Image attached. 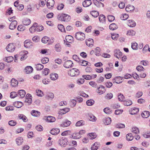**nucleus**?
I'll list each match as a JSON object with an SVG mask.
<instances>
[{
    "instance_id": "nucleus-24",
    "label": "nucleus",
    "mask_w": 150,
    "mask_h": 150,
    "mask_svg": "<svg viewBox=\"0 0 150 150\" xmlns=\"http://www.w3.org/2000/svg\"><path fill=\"white\" fill-rule=\"evenodd\" d=\"M150 112L148 111H144L141 114L142 116L144 118H147L150 115Z\"/></svg>"
},
{
    "instance_id": "nucleus-20",
    "label": "nucleus",
    "mask_w": 150,
    "mask_h": 150,
    "mask_svg": "<svg viewBox=\"0 0 150 150\" xmlns=\"http://www.w3.org/2000/svg\"><path fill=\"white\" fill-rule=\"evenodd\" d=\"M16 141L17 145L19 146L22 144L23 142V139L22 137H19L16 139Z\"/></svg>"
},
{
    "instance_id": "nucleus-39",
    "label": "nucleus",
    "mask_w": 150,
    "mask_h": 150,
    "mask_svg": "<svg viewBox=\"0 0 150 150\" xmlns=\"http://www.w3.org/2000/svg\"><path fill=\"white\" fill-rule=\"evenodd\" d=\"M78 37L81 38V37H85V34L83 33L79 32H77L75 34V38H77Z\"/></svg>"
},
{
    "instance_id": "nucleus-64",
    "label": "nucleus",
    "mask_w": 150,
    "mask_h": 150,
    "mask_svg": "<svg viewBox=\"0 0 150 150\" xmlns=\"http://www.w3.org/2000/svg\"><path fill=\"white\" fill-rule=\"evenodd\" d=\"M103 111L105 113L107 114H110L111 113V110L108 108H105L104 109Z\"/></svg>"
},
{
    "instance_id": "nucleus-21",
    "label": "nucleus",
    "mask_w": 150,
    "mask_h": 150,
    "mask_svg": "<svg viewBox=\"0 0 150 150\" xmlns=\"http://www.w3.org/2000/svg\"><path fill=\"white\" fill-rule=\"evenodd\" d=\"M134 9V6L130 5H127L125 8L126 10L128 12L133 11Z\"/></svg>"
},
{
    "instance_id": "nucleus-41",
    "label": "nucleus",
    "mask_w": 150,
    "mask_h": 150,
    "mask_svg": "<svg viewBox=\"0 0 150 150\" xmlns=\"http://www.w3.org/2000/svg\"><path fill=\"white\" fill-rule=\"evenodd\" d=\"M118 28L117 26L114 23L111 24L109 26L110 29L111 30H114Z\"/></svg>"
},
{
    "instance_id": "nucleus-7",
    "label": "nucleus",
    "mask_w": 150,
    "mask_h": 150,
    "mask_svg": "<svg viewBox=\"0 0 150 150\" xmlns=\"http://www.w3.org/2000/svg\"><path fill=\"white\" fill-rule=\"evenodd\" d=\"M43 119L47 122H54L56 120L54 117L50 116L44 117Z\"/></svg>"
},
{
    "instance_id": "nucleus-12",
    "label": "nucleus",
    "mask_w": 150,
    "mask_h": 150,
    "mask_svg": "<svg viewBox=\"0 0 150 150\" xmlns=\"http://www.w3.org/2000/svg\"><path fill=\"white\" fill-rule=\"evenodd\" d=\"M17 21L16 20L13 21L9 25V28L11 30H13L16 27Z\"/></svg>"
},
{
    "instance_id": "nucleus-40",
    "label": "nucleus",
    "mask_w": 150,
    "mask_h": 150,
    "mask_svg": "<svg viewBox=\"0 0 150 150\" xmlns=\"http://www.w3.org/2000/svg\"><path fill=\"white\" fill-rule=\"evenodd\" d=\"M127 34L129 36H132L135 34V32L132 30H129L127 31Z\"/></svg>"
},
{
    "instance_id": "nucleus-11",
    "label": "nucleus",
    "mask_w": 150,
    "mask_h": 150,
    "mask_svg": "<svg viewBox=\"0 0 150 150\" xmlns=\"http://www.w3.org/2000/svg\"><path fill=\"white\" fill-rule=\"evenodd\" d=\"M73 63L71 60H69L66 61L64 64V67L67 68L72 67Z\"/></svg>"
},
{
    "instance_id": "nucleus-17",
    "label": "nucleus",
    "mask_w": 150,
    "mask_h": 150,
    "mask_svg": "<svg viewBox=\"0 0 150 150\" xmlns=\"http://www.w3.org/2000/svg\"><path fill=\"white\" fill-rule=\"evenodd\" d=\"M54 95L53 93L48 92L47 93L45 98L48 99H52L54 98Z\"/></svg>"
},
{
    "instance_id": "nucleus-60",
    "label": "nucleus",
    "mask_w": 150,
    "mask_h": 150,
    "mask_svg": "<svg viewBox=\"0 0 150 150\" xmlns=\"http://www.w3.org/2000/svg\"><path fill=\"white\" fill-rule=\"evenodd\" d=\"M118 99L120 101H122L124 99V96L122 94L120 93L118 94Z\"/></svg>"
},
{
    "instance_id": "nucleus-5",
    "label": "nucleus",
    "mask_w": 150,
    "mask_h": 150,
    "mask_svg": "<svg viewBox=\"0 0 150 150\" xmlns=\"http://www.w3.org/2000/svg\"><path fill=\"white\" fill-rule=\"evenodd\" d=\"M97 91L99 95H101L104 93L106 91L105 87L103 85H100L98 88Z\"/></svg>"
},
{
    "instance_id": "nucleus-14",
    "label": "nucleus",
    "mask_w": 150,
    "mask_h": 150,
    "mask_svg": "<svg viewBox=\"0 0 150 150\" xmlns=\"http://www.w3.org/2000/svg\"><path fill=\"white\" fill-rule=\"evenodd\" d=\"M94 43L93 40L92 38H89L86 39V43L87 46H90L91 45H93Z\"/></svg>"
},
{
    "instance_id": "nucleus-58",
    "label": "nucleus",
    "mask_w": 150,
    "mask_h": 150,
    "mask_svg": "<svg viewBox=\"0 0 150 150\" xmlns=\"http://www.w3.org/2000/svg\"><path fill=\"white\" fill-rule=\"evenodd\" d=\"M58 29L61 32H64L65 31V28L63 25L60 24L58 25Z\"/></svg>"
},
{
    "instance_id": "nucleus-2",
    "label": "nucleus",
    "mask_w": 150,
    "mask_h": 150,
    "mask_svg": "<svg viewBox=\"0 0 150 150\" xmlns=\"http://www.w3.org/2000/svg\"><path fill=\"white\" fill-rule=\"evenodd\" d=\"M58 19L61 21L67 22L70 20L71 17L67 14H62L59 17Z\"/></svg>"
},
{
    "instance_id": "nucleus-49",
    "label": "nucleus",
    "mask_w": 150,
    "mask_h": 150,
    "mask_svg": "<svg viewBox=\"0 0 150 150\" xmlns=\"http://www.w3.org/2000/svg\"><path fill=\"white\" fill-rule=\"evenodd\" d=\"M124 104L125 105L128 106L131 105L132 104V102L131 100H127L124 101Z\"/></svg>"
},
{
    "instance_id": "nucleus-25",
    "label": "nucleus",
    "mask_w": 150,
    "mask_h": 150,
    "mask_svg": "<svg viewBox=\"0 0 150 150\" xmlns=\"http://www.w3.org/2000/svg\"><path fill=\"white\" fill-rule=\"evenodd\" d=\"M18 95H19L20 98H24L25 94V91L23 90H21L18 91Z\"/></svg>"
},
{
    "instance_id": "nucleus-36",
    "label": "nucleus",
    "mask_w": 150,
    "mask_h": 150,
    "mask_svg": "<svg viewBox=\"0 0 150 150\" xmlns=\"http://www.w3.org/2000/svg\"><path fill=\"white\" fill-rule=\"evenodd\" d=\"M14 58L13 57H6L4 59V60L7 62H11L13 60Z\"/></svg>"
},
{
    "instance_id": "nucleus-19",
    "label": "nucleus",
    "mask_w": 150,
    "mask_h": 150,
    "mask_svg": "<svg viewBox=\"0 0 150 150\" xmlns=\"http://www.w3.org/2000/svg\"><path fill=\"white\" fill-rule=\"evenodd\" d=\"M127 24L131 27H134L136 25L135 22L133 20H129L128 21Z\"/></svg>"
},
{
    "instance_id": "nucleus-56",
    "label": "nucleus",
    "mask_w": 150,
    "mask_h": 150,
    "mask_svg": "<svg viewBox=\"0 0 150 150\" xmlns=\"http://www.w3.org/2000/svg\"><path fill=\"white\" fill-rule=\"evenodd\" d=\"M89 119L91 121H95L96 120V117L93 115H90L89 116Z\"/></svg>"
},
{
    "instance_id": "nucleus-48",
    "label": "nucleus",
    "mask_w": 150,
    "mask_h": 150,
    "mask_svg": "<svg viewBox=\"0 0 150 150\" xmlns=\"http://www.w3.org/2000/svg\"><path fill=\"white\" fill-rule=\"evenodd\" d=\"M23 53L24 54V55L23 56L21 57L20 58V60L21 61H23L24 59H25L26 58H27V54L28 53V52L26 51H23Z\"/></svg>"
},
{
    "instance_id": "nucleus-46",
    "label": "nucleus",
    "mask_w": 150,
    "mask_h": 150,
    "mask_svg": "<svg viewBox=\"0 0 150 150\" xmlns=\"http://www.w3.org/2000/svg\"><path fill=\"white\" fill-rule=\"evenodd\" d=\"M105 18L103 15H100L99 17L100 21L101 23H103L105 21Z\"/></svg>"
},
{
    "instance_id": "nucleus-29",
    "label": "nucleus",
    "mask_w": 150,
    "mask_h": 150,
    "mask_svg": "<svg viewBox=\"0 0 150 150\" xmlns=\"http://www.w3.org/2000/svg\"><path fill=\"white\" fill-rule=\"evenodd\" d=\"M40 112L35 110H33L31 112V114L32 115L35 117H38L40 115Z\"/></svg>"
},
{
    "instance_id": "nucleus-52",
    "label": "nucleus",
    "mask_w": 150,
    "mask_h": 150,
    "mask_svg": "<svg viewBox=\"0 0 150 150\" xmlns=\"http://www.w3.org/2000/svg\"><path fill=\"white\" fill-rule=\"evenodd\" d=\"M18 96V94L16 92H12L10 93V97L12 98H14Z\"/></svg>"
},
{
    "instance_id": "nucleus-33",
    "label": "nucleus",
    "mask_w": 150,
    "mask_h": 150,
    "mask_svg": "<svg viewBox=\"0 0 150 150\" xmlns=\"http://www.w3.org/2000/svg\"><path fill=\"white\" fill-rule=\"evenodd\" d=\"M85 124V122L83 120H80L78 121L76 124V126L79 127L84 125Z\"/></svg>"
},
{
    "instance_id": "nucleus-9",
    "label": "nucleus",
    "mask_w": 150,
    "mask_h": 150,
    "mask_svg": "<svg viewBox=\"0 0 150 150\" xmlns=\"http://www.w3.org/2000/svg\"><path fill=\"white\" fill-rule=\"evenodd\" d=\"M71 123V122L68 120H66L64 121L60 124V126L62 127H66L69 126Z\"/></svg>"
},
{
    "instance_id": "nucleus-13",
    "label": "nucleus",
    "mask_w": 150,
    "mask_h": 150,
    "mask_svg": "<svg viewBox=\"0 0 150 150\" xmlns=\"http://www.w3.org/2000/svg\"><path fill=\"white\" fill-rule=\"evenodd\" d=\"M54 4V0H48L47 1V6L49 8H51Z\"/></svg>"
},
{
    "instance_id": "nucleus-63",
    "label": "nucleus",
    "mask_w": 150,
    "mask_h": 150,
    "mask_svg": "<svg viewBox=\"0 0 150 150\" xmlns=\"http://www.w3.org/2000/svg\"><path fill=\"white\" fill-rule=\"evenodd\" d=\"M137 44L136 42L132 43V48L134 50H137Z\"/></svg>"
},
{
    "instance_id": "nucleus-15",
    "label": "nucleus",
    "mask_w": 150,
    "mask_h": 150,
    "mask_svg": "<svg viewBox=\"0 0 150 150\" xmlns=\"http://www.w3.org/2000/svg\"><path fill=\"white\" fill-rule=\"evenodd\" d=\"M60 132V130L58 128H54L51 129L50 132L52 135H56L58 134Z\"/></svg>"
},
{
    "instance_id": "nucleus-3",
    "label": "nucleus",
    "mask_w": 150,
    "mask_h": 150,
    "mask_svg": "<svg viewBox=\"0 0 150 150\" xmlns=\"http://www.w3.org/2000/svg\"><path fill=\"white\" fill-rule=\"evenodd\" d=\"M68 142L67 139L62 137L59 140L58 143L60 146L64 147L67 144Z\"/></svg>"
},
{
    "instance_id": "nucleus-28",
    "label": "nucleus",
    "mask_w": 150,
    "mask_h": 150,
    "mask_svg": "<svg viewBox=\"0 0 150 150\" xmlns=\"http://www.w3.org/2000/svg\"><path fill=\"white\" fill-rule=\"evenodd\" d=\"M18 117L20 119H22L24 122H26L28 120L26 117L23 114H19L18 116Z\"/></svg>"
},
{
    "instance_id": "nucleus-50",
    "label": "nucleus",
    "mask_w": 150,
    "mask_h": 150,
    "mask_svg": "<svg viewBox=\"0 0 150 150\" xmlns=\"http://www.w3.org/2000/svg\"><path fill=\"white\" fill-rule=\"evenodd\" d=\"M23 23L24 25H27L30 24V19L28 18H26L23 21Z\"/></svg>"
},
{
    "instance_id": "nucleus-26",
    "label": "nucleus",
    "mask_w": 150,
    "mask_h": 150,
    "mask_svg": "<svg viewBox=\"0 0 150 150\" xmlns=\"http://www.w3.org/2000/svg\"><path fill=\"white\" fill-rule=\"evenodd\" d=\"M37 25V23H34L33 25L30 28L29 30L30 33H32L36 31V25Z\"/></svg>"
},
{
    "instance_id": "nucleus-22",
    "label": "nucleus",
    "mask_w": 150,
    "mask_h": 150,
    "mask_svg": "<svg viewBox=\"0 0 150 150\" xmlns=\"http://www.w3.org/2000/svg\"><path fill=\"white\" fill-rule=\"evenodd\" d=\"M31 45L32 42H30V40H26L24 42V46L25 47L29 48Z\"/></svg>"
},
{
    "instance_id": "nucleus-1",
    "label": "nucleus",
    "mask_w": 150,
    "mask_h": 150,
    "mask_svg": "<svg viewBox=\"0 0 150 150\" xmlns=\"http://www.w3.org/2000/svg\"><path fill=\"white\" fill-rule=\"evenodd\" d=\"M80 74L79 70L76 68H73L69 71L68 74L71 76H76Z\"/></svg>"
},
{
    "instance_id": "nucleus-54",
    "label": "nucleus",
    "mask_w": 150,
    "mask_h": 150,
    "mask_svg": "<svg viewBox=\"0 0 150 150\" xmlns=\"http://www.w3.org/2000/svg\"><path fill=\"white\" fill-rule=\"evenodd\" d=\"M48 50H49L47 49H42L41 50L40 53L43 54L48 55L49 54V53L48 52Z\"/></svg>"
},
{
    "instance_id": "nucleus-8",
    "label": "nucleus",
    "mask_w": 150,
    "mask_h": 150,
    "mask_svg": "<svg viewBox=\"0 0 150 150\" xmlns=\"http://www.w3.org/2000/svg\"><path fill=\"white\" fill-rule=\"evenodd\" d=\"M114 56L118 59H120L122 56V52L119 50L116 49L114 51Z\"/></svg>"
},
{
    "instance_id": "nucleus-53",
    "label": "nucleus",
    "mask_w": 150,
    "mask_h": 150,
    "mask_svg": "<svg viewBox=\"0 0 150 150\" xmlns=\"http://www.w3.org/2000/svg\"><path fill=\"white\" fill-rule=\"evenodd\" d=\"M139 111V109L138 108H134L132 112H130V114L134 115L136 114Z\"/></svg>"
},
{
    "instance_id": "nucleus-45",
    "label": "nucleus",
    "mask_w": 150,
    "mask_h": 150,
    "mask_svg": "<svg viewBox=\"0 0 150 150\" xmlns=\"http://www.w3.org/2000/svg\"><path fill=\"white\" fill-rule=\"evenodd\" d=\"M36 93L37 95L38 96L42 97L44 95L43 92L40 90H36Z\"/></svg>"
},
{
    "instance_id": "nucleus-30",
    "label": "nucleus",
    "mask_w": 150,
    "mask_h": 150,
    "mask_svg": "<svg viewBox=\"0 0 150 150\" xmlns=\"http://www.w3.org/2000/svg\"><path fill=\"white\" fill-rule=\"evenodd\" d=\"M35 68L37 70H40L44 68V66L40 64H38L35 65Z\"/></svg>"
},
{
    "instance_id": "nucleus-16",
    "label": "nucleus",
    "mask_w": 150,
    "mask_h": 150,
    "mask_svg": "<svg viewBox=\"0 0 150 150\" xmlns=\"http://www.w3.org/2000/svg\"><path fill=\"white\" fill-rule=\"evenodd\" d=\"M91 0H86L83 2V6L84 7H86L90 6L91 4Z\"/></svg>"
},
{
    "instance_id": "nucleus-34",
    "label": "nucleus",
    "mask_w": 150,
    "mask_h": 150,
    "mask_svg": "<svg viewBox=\"0 0 150 150\" xmlns=\"http://www.w3.org/2000/svg\"><path fill=\"white\" fill-rule=\"evenodd\" d=\"M58 113L59 114L58 118L59 119H60L62 118V115L65 114L63 109L60 110L58 111Z\"/></svg>"
},
{
    "instance_id": "nucleus-61",
    "label": "nucleus",
    "mask_w": 150,
    "mask_h": 150,
    "mask_svg": "<svg viewBox=\"0 0 150 150\" xmlns=\"http://www.w3.org/2000/svg\"><path fill=\"white\" fill-rule=\"evenodd\" d=\"M25 29V27L24 26L22 25H19L17 28V29L18 31H23Z\"/></svg>"
},
{
    "instance_id": "nucleus-32",
    "label": "nucleus",
    "mask_w": 150,
    "mask_h": 150,
    "mask_svg": "<svg viewBox=\"0 0 150 150\" xmlns=\"http://www.w3.org/2000/svg\"><path fill=\"white\" fill-rule=\"evenodd\" d=\"M71 137L73 139H79L81 137V136L79 135L78 132L74 133L71 135Z\"/></svg>"
},
{
    "instance_id": "nucleus-10",
    "label": "nucleus",
    "mask_w": 150,
    "mask_h": 150,
    "mask_svg": "<svg viewBox=\"0 0 150 150\" xmlns=\"http://www.w3.org/2000/svg\"><path fill=\"white\" fill-rule=\"evenodd\" d=\"M64 43L65 45H67L68 47H70L71 45L70 43H71L74 41V38H65L64 40Z\"/></svg>"
},
{
    "instance_id": "nucleus-44",
    "label": "nucleus",
    "mask_w": 150,
    "mask_h": 150,
    "mask_svg": "<svg viewBox=\"0 0 150 150\" xmlns=\"http://www.w3.org/2000/svg\"><path fill=\"white\" fill-rule=\"evenodd\" d=\"M126 138L127 140L130 141L133 139L134 137L131 133H128L126 135Z\"/></svg>"
},
{
    "instance_id": "nucleus-37",
    "label": "nucleus",
    "mask_w": 150,
    "mask_h": 150,
    "mask_svg": "<svg viewBox=\"0 0 150 150\" xmlns=\"http://www.w3.org/2000/svg\"><path fill=\"white\" fill-rule=\"evenodd\" d=\"M88 62L85 60H80L79 62V64L82 66H86L87 65H88Z\"/></svg>"
},
{
    "instance_id": "nucleus-23",
    "label": "nucleus",
    "mask_w": 150,
    "mask_h": 150,
    "mask_svg": "<svg viewBox=\"0 0 150 150\" xmlns=\"http://www.w3.org/2000/svg\"><path fill=\"white\" fill-rule=\"evenodd\" d=\"M123 78L121 76L116 77L113 79V81L115 80V81L117 83H120L122 82V81H120V80H122Z\"/></svg>"
},
{
    "instance_id": "nucleus-38",
    "label": "nucleus",
    "mask_w": 150,
    "mask_h": 150,
    "mask_svg": "<svg viewBox=\"0 0 150 150\" xmlns=\"http://www.w3.org/2000/svg\"><path fill=\"white\" fill-rule=\"evenodd\" d=\"M91 15L94 17H97L99 15L98 11H93L91 12Z\"/></svg>"
},
{
    "instance_id": "nucleus-27",
    "label": "nucleus",
    "mask_w": 150,
    "mask_h": 150,
    "mask_svg": "<svg viewBox=\"0 0 150 150\" xmlns=\"http://www.w3.org/2000/svg\"><path fill=\"white\" fill-rule=\"evenodd\" d=\"M25 71L27 74L30 73L33 70V68L30 66L26 67L25 69Z\"/></svg>"
},
{
    "instance_id": "nucleus-18",
    "label": "nucleus",
    "mask_w": 150,
    "mask_h": 150,
    "mask_svg": "<svg viewBox=\"0 0 150 150\" xmlns=\"http://www.w3.org/2000/svg\"><path fill=\"white\" fill-rule=\"evenodd\" d=\"M26 100L25 101H27L29 104L31 103L32 101V98L31 95L29 94H27L25 96Z\"/></svg>"
},
{
    "instance_id": "nucleus-6",
    "label": "nucleus",
    "mask_w": 150,
    "mask_h": 150,
    "mask_svg": "<svg viewBox=\"0 0 150 150\" xmlns=\"http://www.w3.org/2000/svg\"><path fill=\"white\" fill-rule=\"evenodd\" d=\"M7 50L10 52H13L15 50V46L13 43H10L8 44L6 47Z\"/></svg>"
},
{
    "instance_id": "nucleus-42",
    "label": "nucleus",
    "mask_w": 150,
    "mask_h": 150,
    "mask_svg": "<svg viewBox=\"0 0 150 150\" xmlns=\"http://www.w3.org/2000/svg\"><path fill=\"white\" fill-rule=\"evenodd\" d=\"M111 122V119L110 117L105 118L104 120V123L107 125L110 124Z\"/></svg>"
},
{
    "instance_id": "nucleus-43",
    "label": "nucleus",
    "mask_w": 150,
    "mask_h": 150,
    "mask_svg": "<svg viewBox=\"0 0 150 150\" xmlns=\"http://www.w3.org/2000/svg\"><path fill=\"white\" fill-rule=\"evenodd\" d=\"M55 50L57 52H60L61 50V46L59 43L55 45Z\"/></svg>"
},
{
    "instance_id": "nucleus-4",
    "label": "nucleus",
    "mask_w": 150,
    "mask_h": 150,
    "mask_svg": "<svg viewBox=\"0 0 150 150\" xmlns=\"http://www.w3.org/2000/svg\"><path fill=\"white\" fill-rule=\"evenodd\" d=\"M53 39L52 38H42L41 41L42 42L44 43H47L50 44L54 42Z\"/></svg>"
},
{
    "instance_id": "nucleus-47",
    "label": "nucleus",
    "mask_w": 150,
    "mask_h": 150,
    "mask_svg": "<svg viewBox=\"0 0 150 150\" xmlns=\"http://www.w3.org/2000/svg\"><path fill=\"white\" fill-rule=\"evenodd\" d=\"M94 101L92 99H90L88 100L86 102V105L88 106L93 105L94 103Z\"/></svg>"
},
{
    "instance_id": "nucleus-62",
    "label": "nucleus",
    "mask_w": 150,
    "mask_h": 150,
    "mask_svg": "<svg viewBox=\"0 0 150 150\" xmlns=\"http://www.w3.org/2000/svg\"><path fill=\"white\" fill-rule=\"evenodd\" d=\"M136 69L139 71H144V68L141 65L138 66L136 67Z\"/></svg>"
},
{
    "instance_id": "nucleus-55",
    "label": "nucleus",
    "mask_w": 150,
    "mask_h": 150,
    "mask_svg": "<svg viewBox=\"0 0 150 150\" xmlns=\"http://www.w3.org/2000/svg\"><path fill=\"white\" fill-rule=\"evenodd\" d=\"M104 84L106 87L108 88H110L112 86V83L110 81L105 82Z\"/></svg>"
},
{
    "instance_id": "nucleus-57",
    "label": "nucleus",
    "mask_w": 150,
    "mask_h": 150,
    "mask_svg": "<svg viewBox=\"0 0 150 150\" xmlns=\"http://www.w3.org/2000/svg\"><path fill=\"white\" fill-rule=\"evenodd\" d=\"M41 61L42 64H45L48 62L49 59L48 58L45 57L42 59Z\"/></svg>"
},
{
    "instance_id": "nucleus-51",
    "label": "nucleus",
    "mask_w": 150,
    "mask_h": 150,
    "mask_svg": "<svg viewBox=\"0 0 150 150\" xmlns=\"http://www.w3.org/2000/svg\"><path fill=\"white\" fill-rule=\"evenodd\" d=\"M113 94L112 93H108L105 96V98L106 99H110L112 98Z\"/></svg>"
},
{
    "instance_id": "nucleus-35",
    "label": "nucleus",
    "mask_w": 150,
    "mask_h": 150,
    "mask_svg": "<svg viewBox=\"0 0 150 150\" xmlns=\"http://www.w3.org/2000/svg\"><path fill=\"white\" fill-rule=\"evenodd\" d=\"M58 75L56 73L51 74L50 75V78L52 80H56L58 78Z\"/></svg>"
},
{
    "instance_id": "nucleus-31",
    "label": "nucleus",
    "mask_w": 150,
    "mask_h": 150,
    "mask_svg": "<svg viewBox=\"0 0 150 150\" xmlns=\"http://www.w3.org/2000/svg\"><path fill=\"white\" fill-rule=\"evenodd\" d=\"M11 83V85L13 87L16 86L18 84V81L14 79H12Z\"/></svg>"
},
{
    "instance_id": "nucleus-59",
    "label": "nucleus",
    "mask_w": 150,
    "mask_h": 150,
    "mask_svg": "<svg viewBox=\"0 0 150 150\" xmlns=\"http://www.w3.org/2000/svg\"><path fill=\"white\" fill-rule=\"evenodd\" d=\"M43 30V27L42 26L36 25V30L38 32L42 31Z\"/></svg>"
}]
</instances>
